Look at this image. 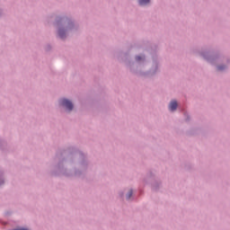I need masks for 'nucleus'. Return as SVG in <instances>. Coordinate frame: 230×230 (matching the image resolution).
Segmentation results:
<instances>
[{
    "instance_id": "4",
    "label": "nucleus",
    "mask_w": 230,
    "mask_h": 230,
    "mask_svg": "<svg viewBox=\"0 0 230 230\" xmlns=\"http://www.w3.org/2000/svg\"><path fill=\"white\" fill-rule=\"evenodd\" d=\"M150 3V0H139V4H148Z\"/></svg>"
},
{
    "instance_id": "2",
    "label": "nucleus",
    "mask_w": 230,
    "mask_h": 230,
    "mask_svg": "<svg viewBox=\"0 0 230 230\" xmlns=\"http://www.w3.org/2000/svg\"><path fill=\"white\" fill-rule=\"evenodd\" d=\"M169 109H170V111H176L177 110V102L172 101L169 105Z\"/></svg>"
},
{
    "instance_id": "5",
    "label": "nucleus",
    "mask_w": 230,
    "mask_h": 230,
    "mask_svg": "<svg viewBox=\"0 0 230 230\" xmlns=\"http://www.w3.org/2000/svg\"><path fill=\"white\" fill-rule=\"evenodd\" d=\"M136 60L139 62L140 60H143V58L141 56H137Z\"/></svg>"
},
{
    "instance_id": "1",
    "label": "nucleus",
    "mask_w": 230,
    "mask_h": 230,
    "mask_svg": "<svg viewBox=\"0 0 230 230\" xmlns=\"http://www.w3.org/2000/svg\"><path fill=\"white\" fill-rule=\"evenodd\" d=\"M60 105H62V107H66V109H67V111H73V102H71L67 99H62L60 101Z\"/></svg>"
},
{
    "instance_id": "7",
    "label": "nucleus",
    "mask_w": 230,
    "mask_h": 230,
    "mask_svg": "<svg viewBox=\"0 0 230 230\" xmlns=\"http://www.w3.org/2000/svg\"><path fill=\"white\" fill-rule=\"evenodd\" d=\"M217 69L218 71H223V69H226V66H218Z\"/></svg>"
},
{
    "instance_id": "3",
    "label": "nucleus",
    "mask_w": 230,
    "mask_h": 230,
    "mask_svg": "<svg viewBox=\"0 0 230 230\" xmlns=\"http://www.w3.org/2000/svg\"><path fill=\"white\" fill-rule=\"evenodd\" d=\"M58 35H59L60 39H64V37L66 36V31H64V30H59Z\"/></svg>"
},
{
    "instance_id": "6",
    "label": "nucleus",
    "mask_w": 230,
    "mask_h": 230,
    "mask_svg": "<svg viewBox=\"0 0 230 230\" xmlns=\"http://www.w3.org/2000/svg\"><path fill=\"white\" fill-rule=\"evenodd\" d=\"M130 197H132V190H129V192L127 195V199H130Z\"/></svg>"
}]
</instances>
